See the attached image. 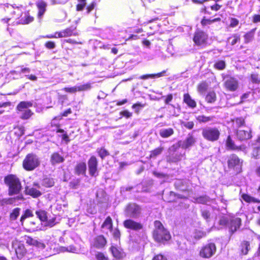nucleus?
Wrapping results in <instances>:
<instances>
[{
  "mask_svg": "<svg viewBox=\"0 0 260 260\" xmlns=\"http://www.w3.org/2000/svg\"><path fill=\"white\" fill-rule=\"evenodd\" d=\"M5 184L8 187V194L10 196L18 195L22 187L19 179L15 175L10 174L5 177Z\"/></svg>",
  "mask_w": 260,
  "mask_h": 260,
  "instance_id": "1",
  "label": "nucleus"
},
{
  "mask_svg": "<svg viewBox=\"0 0 260 260\" xmlns=\"http://www.w3.org/2000/svg\"><path fill=\"white\" fill-rule=\"evenodd\" d=\"M154 230L153 237L155 241L159 243H164L171 239L169 232L164 228L160 221L156 220L154 222Z\"/></svg>",
  "mask_w": 260,
  "mask_h": 260,
  "instance_id": "2",
  "label": "nucleus"
},
{
  "mask_svg": "<svg viewBox=\"0 0 260 260\" xmlns=\"http://www.w3.org/2000/svg\"><path fill=\"white\" fill-rule=\"evenodd\" d=\"M32 103L28 101H22L17 106L16 109L19 116L22 119H27L32 114L29 107H32Z\"/></svg>",
  "mask_w": 260,
  "mask_h": 260,
  "instance_id": "3",
  "label": "nucleus"
},
{
  "mask_svg": "<svg viewBox=\"0 0 260 260\" xmlns=\"http://www.w3.org/2000/svg\"><path fill=\"white\" fill-rule=\"evenodd\" d=\"M40 161L37 155L34 153L28 154L23 161V167L27 171H32L38 167Z\"/></svg>",
  "mask_w": 260,
  "mask_h": 260,
  "instance_id": "4",
  "label": "nucleus"
},
{
  "mask_svg": "<svg viewBox=\"0 0 260 260\" xmlns=\"http://www.w3.org/2000/svg\"><path fill=\"white\" fill-rule=\"evenodd\" d=\"M202 135L205 140L215 142L219 139L220 132L217 127L207 126L203 128Z\"/></svg>",
  "mask_w": 260,
  "mask_h": 260,
  "instance_id": "5",
  "label": "nucleus"
},
{
  "mask_svg": "<svg viewBox=\"0 0 260 260\" xmlns=\"http://www.w3.org/2000/svg\"><path fill=\"white\" fill-rule=\"evenodd\" d=\"M142 209L140 206L136 203H129L124 209L125 216L130 218L137 219L140 216Z\"/></svg>",
  "mask_w": 260,
  "mask_h": 260,
  "instance_id": "6",
  "label": "nucleus"
},
{
  "mask_svg": "<svg viewBox=\"0 0 260 260\" xmlns=\"http://www.w3.org/2000/svg\"><path fill=\"white\" fill-rule=\"evenodd\" d=\"M242 160L235 154L229 156L228 160V167L230 169H234L237 173L241 171Z\"/></svg>",
  "mask_w": 260,
  "mask_h": 260,
  "instance_id": "7",
  "label": "nucleus"
},
{
  "mask_svg": "<svg viewBox=\"0 0 260 260\" xmlns=\"http://www.w3.org/2000/svg\"><path fill=\"white\" fill-rule=\"evenodd\" d=\"M216 250V246L213 243H209L204 246L200 250L201 256L204 258H210L213 256Z\"/></svg>",
  "mask_w": 260,
  "mask_h": 260,
  "instance_id": "8",
  "label": "nucleus"
},
{
  "mask_svg": "<svg viewBox=\"0 0 260 260\" xmlns=\"http://www.w3.org/2000/svg\"><path fill=\"white\" fill-rule=\"evenodd\" d=\"M193 40L197 45L204 46L207 44L208 35L202 30H198L194 35Z\"/></svg>",
  "mask_w": 260,
  "mask_h": 260,
  "instance_id": "9",
  "label": "nucleus"
},
{
  "mask_svg": "<svg viewBox=\"0 0 260 260\" xmlns=\"http://www.w3.org/2000/svg\"><path fill=\"white\" fill-rule=\"evenodd\" d=\"M88 167L89 175L92 177L98 175V161L95 156H92L88 160Z\"/></svg>",
  "mask_w": 260,
  "mask_h": 260,
  "instance_id": "10",
  "label": "nucleus"
},
{
  "mask_svg": "<svg viewBox=\"0 0 260 260\" xmlns=\"http://www.w3.org/2000/svg\"><path fill=\"white\" fill-rule=\"evenodd\" d=\"M123 226L127 229L136 232L142 230L143 226L142 223L137 222L132 219H127L123 221Z\"/></svg>",
  "mask_w": 260,
  "mask_h": 260,
  "instance_id": "11",
  "label": "nucleus"
},
{
  "mask_svg": "<svg viewBox=\"0 0 260 260\" xmlns=\"http://www.w3.org/2000/svg\"><path fill=\"white\" fill-rule=\"evenodd\" d=\"M196 142V139L192 133H189L185 139L183 141L179 142V146L184 149L192 147Z\"/></svg>",
  "mask_w": 260,
  "mask_h": 260,
  "instance_id": "12",
  "label": "nucleus"
},
{
  "mask_svg": "<svg viewBox=\"0 0 260 260\" xmlns=\"http://www.w3.org/2000/svg\"><path fill=\"white\" fill-rule=\"evenodd\" d=\"M237 137L240 141H244L252 138L251 129L249 127L239 129L237 131Z\"/></svg>",
  "mask_w": 260,
  "mask_h": 260,
  "instance_id": "13",
  "label": "nucleus"
},
{
  "mask_svg": "<svg viewBox=\"0 0 260 260\" xmlns=\"http://www.w3.org/2000/svg\"><path fill=\"white\" fill-rule=\"evenodd\" d=\"M12 247L18 259H21L26 252L24 245L20 242L15 241L12 243Z\"/></svg>",
  "mask_w": 260,
  "mask_h": 260,
  "instance_id": "14",
  "label": "nucleus"
},
{
  "mask_svg": "<svg viewBox=\"0 0 260 260\" xmlns=\"http://www.w3.org/2000/svg\"><path fill=\"white\" fill-rule=\"evenodd\" d=\"M226 88L231 91H234L238 87V82L237 80L233 77L227 78L224 83Z\"/></svg>",
  "mask_w": 260,
  "mask_h": 260,
  "instance_id": "15",
  "label": "nucleus"
},
{
  "mask_svg": "<svg viewBox=\"0 0 260 260\" xmlns=\"http://www.w3.org/2000/svg\"><path fill=\"white\" fill-rule=\"evenodd\" d=\"M241 224V220L240 218L237 217L230 219L229 224V231L233 234L238 229Z\"/></svg>",
  "mask_w": 260,
  "mask_h": 260,
  "instance_id": "16",
  "label": "nucleus"
},
{
  "mask_svg": "<svg viewBox=\"0 0 260 260\" xmlns=\"http://www.w3.org/2000/svg\"><path fill=\"white\" fill-rule=\"evenodd\" d=\"M226 146L228 150H241L244 151L245 147L244 145L237 146L234 141L232 139L230 136H229L226 140Z\"/></svg>",
  "mask_w": 260,
  "mask_h": 260,
  "instance_id": "17",
  "label": "nucleus"
},
{
  "mask_svg": "<svg viewBox=\"0 0 260 260\" xmlns=\"http://www.w3.org/2000/svg\"><path fill=\"white\" fill-rule=\"evenodd\" d=\"M76 28V27L74 26L67 28V29L59 32L58 34V37L62 38L68 37L71 36H77L78 33L75 31Z\"/></svg>",
  "mask_w": 260,
  "mask_h": 260,
  "instance_id": "18",
  "label": "nucleus"
},
{
  "mask_svg": "<svg viewBox=\"0 0 260 260\" xmlns=\"http://www.w3.org/2000/svg\"><path fill=\"white\" fill-rule=\"evenodd\" d=\"M87 166L85 162L78 163L75 168V173L78 176H86Z\"/></svg>",
  "mask_w": 260,
  "mask_h": 260,
  "instance_id": "19",
  "label": "nucleus"
},
{
  "mask_svg": "<svg viewBox=\"0 0 260 260\" xmlns=\"http://www.w3.org/2000/svg\"><path fill=\"white\" fill-rule=\"evenodd\" d=\"M25 189V193L34 198H37L42 194L41 191L37 189L36 187L26 186Z\"/></svg>",
  "mask_w": 260,
  "mask_h": 260,
  "instance_id": "20",
  "label": "nucleus"
},
{
  "mask_svg": "<svg viewBox=\"0 0 260 260\" xmlns=\"http://www.w3.org/2000/svg\"><path fill=\"white\" fill-rule=\"evenodd\" d=\"M107 241L103 235L98 236L94 239L93 246L97 248H102L105 246Z\"/></svg>",
  "mask_w": 260,
  "mask_h": 260,
  "instance_id": "21",
  "label": "nucleus"
},
{
  "mask_svg": "<svg viewBox=\"0 0 260 260\" xmlns=\"http://www.w3.org/2000/svg\"><path fill=\"white\" fill-rule=\"evenodd\" d=\"M183 102L191 109H194L197 106L196 101L191 98L188 93L184 94Z\"/></svg>",
  "mask_w": 260,
  "mask_h": 260,
  "instance_id": "22",
  "label": "nucleus"
},
{
  "mask_svg": "<svg viewBox=\"0 0 260 260\" xmlns=\"http://www.w3.org/2000/svg\"><path fill=\"white\" fill-rule=\"evenodd\" d=\"M96 201L98 204H103L107 201V195L103 189H99L96 193Z\"/></svg>",
  "mask_w": 260,
  "mask_h": 260,
  "instance_id": "23",
  "label": "nucleus"
},
{
  "mask_svg": "<svg viewBox=\"0 0 260 260\" xmlns=\"http://www.w3.org/2000/svg\"><path fill=\"white\" fill-rule=\"evenodd\" d=\"M39 10L38 17L41 19L46 10L47 4L43 1H40L37 4Z\"/></svg>",
  "mask_w": 260,
  "mask_h": 260,
  "instance_id": "24",
  "label": "nucleus"
},
{
  "mask_svg": "<svg viewBox=\"0 0 260 260\" xmlns=\"http://www.w3.org/2000/svg\"><path fill=\"white\" fill-rule=\"evenodd\" d=\"M63 157L60 155L58 152L53 153L50 159V161L52 165H55L57 164L62 162L64 161Z\"/></svg>",
  "mask_w": 260,
  "mask_h": 260,
  "instance_id": "25",
  "label": "nucleus"
},
{
  "mask_svg": "<svg viewBox=\"0 0 260 260\" xmlns=\"http://www.w3.org/2000/svg\"><path fill=\"white\" fill-rule=\"evenodd\" d=\"M25 240L26 241V243L29 245H34L39 248L44 247V244L30 237H26Z\"/></svg>",
  "mask_w": 260,
  "mask_h": 260,
  "instance_id": "26",
  "label": "nucleus"
},
{
  "mask_svg": "<svg viewBox=\"0 0 260 260\" xmlns=\"http://www.w3.org/2000/svg\"><path fill=\"white\" fill-rule=\"evenodd\" d=\"M192 201L195 203L206 204L210 201V198L209 196L204 195L199 197H194Z\"/></svg>",
  "mask_w": 260,
  "mask_h": 260,
  "instance_id": "27",
  "label": "nucleus"
},
{
  "mask_svg": "<svg viewBox=\"0 0 260 260\" xmlns=\"http://www.w3.org/2000/svg\"><path fill=\"white\" fill-rule=\"evenodd\" d=\"M166 71L165 70L162 71L161 72L157 73V74H146L140 76L139 79H143V80H147L149 78H159L165 75Z\"/></svg>",
  "mask_w": 260,
  "mask_h": 260,
  "instance_id": "28",
  "label": "nucleus"
},
{
  "mask_svg": "<svg viewBox=\"0 0 260 260\" xmlns=\"http://www.w3.org/2000/svg\"><path fill=\"white\" fill-rule=\"evenodd\" d=\"M242 199L246 202L248 203H258L260 204V200L250 195L243 193L241 196Z\"/></svg>",
  "mask_w": 260,
  "mask_h": 260,
  "instance_id": "29",
  "label": "nucleus"
},
{
  "mask_svg": "<svg viewBox=\"0 0 260 260\" xmlns=\"http://www.w3.org/2000/svg\"><path fill=\"white\" fill-rule=\"evenodd\" d=\"M202 217L208 222L211 219V214L210 210L206 207L202 208L201 209Z\"/></svg>",
  "mask_w": 260,
  "mask_h": 260,
  "instance_id": "30",
  "label": "nucleus"
},
{
  "mask_svg": "<svg viewBox=\"0 0 260 260\" xmlns=\"http://www.w3.org/2000/svg\"><path fill=\"white\" fill-rule=\"evenodd\" d=\"M41 184L46 187H51L54 184V179L50 177H45L42 179Z\"/></svg>",
  "mask_w": 260,
  "mask_h": 260,
  "instance_id": "31",
  "label": "nucleus"
},
{
  "mask_svg": "<svg viewBox=\"0 0 260 260\" xmlns=\"http://www.w3.org/2000/svg\"><path fill=\"white\" fill-rule=\"evenodd\" d=\"M112 220L110 216L107 217L105 220L104 222L102 225V228L103 229H105L107 230H109L110 232L112 231Z\"/></svg>",
  "mask_w": 260,
  "mask_h": 260,
  "instance_id": "32",
  "label": "nucleus"
},
{
  "mask_svg": "<svg viewBox=\"0 0 260 260\" xmlns=\"http://www.w3.org/2000/svg\"><path fill=\"white\" fill-rule=\"evenodd\" d=\"M110 250L113 256L117 258L120 259L123 257V254L121 250L118 249L117 247L112 246L110 248Z\"/></svg>",
  "mask_w": 260,
  "mask_h": 260,
  "instance_id": "33",
  "label": "nucleus"
},
{
  "mask_svg": "<svg viewBox=\"0 0 260 260\" xmlns=\"http://www.w3.org/2000/svg\"><path fill=\"white\" fill-rule=\"evenodd\" d=\"M174 133V131L172 128H162L159 131V135L162 138H168Z\"/></svg>",
  "mask_w": 260,
  "mask_h": 260,
  "instance_id": "34",
  "label": "nucleus"
},
{
  "mask_svg": "<svg viewBox=\"0 0 260 260\" xmlns=\"http://www.w3.org/2000/svg\"><path fill=\"white\" fill-rule=\"evenodd\" d=\"M36 214L41 222H45L47 221V212L45 210L41 209L37 210L36 211Z\"/></svg>",
  "mask_w": 260,
  "mask_h": 260,
  "instance_id": "35",
  "label": "nucleus"
},
{
  "mask_svg": "<svg viewBox=\"0 0 260 260\" xmlns=\"http://www.w3.org/2000/svg\"><path fill=\"white\" fill-rule=\"evenodd\" d=\"M256 28H253L251 29L249 32H247L244 36V42L245 43H248L250 42H251L254 36L255 31Z\"/></svg>",
  "mask_w": 260,
  "mask_h": 260,
  "instance_id": "36",
  "label": "nucleus"
},
{
  "mask_svg": "<svg viewBox=\"0 0 260 260\" xmlns=\"http://www.w3.org/2000/svg\"><path fill=\"white\" fill-rule=\"evenodd\" d=\"M214 118L213 116H206L204 115H199L196 117L197 120L200 123H207L212 121Z\"/></svg>",
  "mask_w": 260,
  "mask_h": 260,
  "instance_id": "37",
  "label": "nucleus"
},
{
  "mask_svg": "<svg viewBox=\"0 0 260 260\" xmlns=\"http://www.w3.org/2000/svg\"><path fill=\"white\" fill-rule=\"evenodd\" d=\"M241 252L243 254H247L250 249V243L249 242L244 241L241 244Z\"/></svg>",
  "mask_w": 260,
  "mask_h": 260,
  "instance_id": "38",
  "label": "nucleus"
},
{
  "mask_svg": "<svg viewBox=\"0 0 260 260\" xmlns=\"http://www.w3.org/2000/svg\"><path fill=\"white\" fill-rule=\"evenodd\" d=\"M78 91H86L90 90L91 88V83L88 82L85 84L77 85Z\"/></svg>",
  "mask_w": 260,
  "mask_h": 260,
  "instance_id": "39",
  "label": "nucleus"
},
{
  "mask_svg": "<svg viewBox=\"0 0 260 260\" xmlns=\"http://www.w3.org/2000/svg\"><path fill=\"white\" fill-rule=\"evenodd\" d=\"M234 122L235 126L239 129L246 127L245 125V120L242 117L237 118Z\"/></svg>",
  "mask_w": 260,
  "mask_h": 260,
  "instance_id": "40",
  "label": "nucleus"
},
{
  "mask_svg": "<svg viewBox=\"0 0 260 260\" xmlns=\"http://www.w3.org/2000/svg\"><path fill=\"white\" fill-rule=\"evenodd\" d=\"M32 216H34V214L31 210L30 209H26L25 210L24 213L21 215L20 217V222L21 224H23V223L26 218Z\"/></svg>",
  "mask_w": 260,
  "mask_h": 260,
  "instance_id": "41",
  "label": "nucleus"
},
{
  "mask_svg": "<svg viewBox=\"0 0 260 260\" xmlns=\"http://www.w3.org/2000/svg\"><path fill=\"white\" fill-rule=\"evenodd\" d=\"M20 208H14L10 215V220L11 221L15 220L20 214Z\"/></svg>",
  "mask_w": 260,
  "mask_h": 260,
  "instance_id": "42",
  "label": "nucleus"
},
{
  "mask_svg": "<svg viewBox=\"0 0 260 260\" xmlns=\"http://www.w3.org/2000/svg\"><path fill=\"white\" fill-rule=\"evenodd\" d=\"M34 20L32 17L29 15L28 13H25L24 16H22L20 19L21 23L22 24H28Z\"/></svg>",
  "mask_w": 260,
  "mask_h": 260,
  "instance_id": "43",
  "label": "nucleus"
},
{
  "mask_svg": "<svg viewBox=\"0 0 260 260\" xmlns=\"http://www.w3.org/2000/svg\"><path fill=\"white\" fill-rule=\"evenodd\" d=\"M216 93L214 91L208 92L206 96V101L208 103H213L216 101Z\"/></svg>",
  "mask_w": 260,
  "mask_h": 260,
  "instance_id": "44",
  "label": "nucleus"
},
{
  "mask_svg": "<svg viewBox=\"0 0 260 260\" xmlns=\"http://www.w3.org/2000/svg\"><path fill=\"white\" fill-rule=\"evenodd\" d=\"M97 151L99 156L102 158V159H105L107 156H108L110 154L109 152L104 148H98L97 149Z\"/></svg>",
  "mask_w": 260,
  "mask_h": 260,
  "instance_id": "45",
  "label": "nucleus"
},
{
  "mask_svg": "<svg viewBox=\"0 0 260 260\" xmlns=\"http://www.w3.org/2000/svg\"><path fill=\"white\" fill-rule=\"evenodd\" d=\"M39 223L36 221H30L28 223L29 231L31 232H35L38 231L40 229L38 226Z\"/></svg>",
  "mask_w": 260,
  "mask_h": 260,
  "instance_id": "46",
  "label": "nucleus"
},
{
  "mask_svg": "<svg viewBox=\"0 0 260 260\" xmlns=\"http://www.w3.org/2000/svg\"><path fill=\"white\" fill-rule=\"evenodd\" d=\"M163 151L162 147H158L150 152V157L155 158L160 154Z\"/></svg>",
  "mask_w": 260,
  "mask_h": 260,
  "instance_id": "47",
  "label": "nucleus"
},
{
  "mask_svg": "<svg viewBox=\"0 0 260 260\" xmlns=\"http://www.w3.org/2000/svg\"><path fill=\"white\" fill-rule=\"evenodd\" d=\"M250 80L252 83L259 84L260 83V76L256 73L252 74L250 76Z\"/></svg>",
  "mask_w": 260,
  "mask_h": 260,
  "instance_id": "48",
  "label": "nucleus"
},
{
  "mask_svg": "<svg viewBox=\"0 0 260 260\" xmlns=\"http://www.w3.org/2000/svg\"><path fill=\"white\" fill-rule=\"evenodd\" d=\"M205 236V233L201 231L196 230L193 233L192 236L193 238L196 240H199L202 237Z\"/></svg>",
  "mask_w": 260,
  "mask_h": 260,
  "instance_id": "49",
  "label": "nucleus"
},
{
  "mask_svg": "<svg viewBox=\"0 0 260 260\" xmlns=\"http://www.w3.org/2000/svg\"><path fill=\"white\" fill-rule=\"evenodd\" d=\"M214 66L215 68L222 70L225 68V62L223 60H219L215 63Z\"/></svg>",
  "mask_w": 260,
  "mask_h": 260,
  "instance_id": "50",
  "label": "nucleus"
},
{
  "mask_svg": "<svg viewBox=\"0 0 260 260\" xmlns=\"http://www.w3.org/2000/svg\"><path fill=\"white\" fill-rule=\"evenodd\" d=\"M46 222V225L52 227L54 225H55L58 222L56 221V218L55 217H52L49 219H47V221Z\"/></svg>",
  "mask_w": 260,
  "mask_h": 260,
  "instance_id": "51",
  "label": "nucleus"
},
{
  "mask_svg": "<svg viewBox=\"0 0 260 260\" xmlns=\"http://www.w3.org/2000/svg\"><path fill=\"white\" fill-rule=\"evenodd\" d=\"M184 155V153H183V154L180 153L179 154H178V153L173 154L172 155L171 158H170L172 159V161L173 162H177V161L180 160L181 159V158L183 157Z\"/></svg>",
  "mask_w": 260,
  "mask_h": 260,
  "instance_id": "52",
  "label": "nucleus"
},
{
  "mask_svg": "<svg viewBox=\"0 0 260 260\" xmlns=\"http://www.w3.org/2000/svg\"><path fill=\"white\" fill-rule=\"evenodd\" d=\"M145 107V105L140 103H137L132 106V108L135 109V112L139 113L140 110Z\"/></svg>",
  "mask_w": 260,
  "mask_h": 260,
  "instance_id": "53",
  "label": "nucleus"
},
{
  "mask_svg": "<svg viewBox=\"0 0 260 260\" xmlns=\"http://www.w3.org/2000/svg\"><path fill=\"white\" fill-rule=\"evenodd\" d=\"M64 90L66 92H69V93H75V92L78 91L77 85L75 86H73V87H65L64 88Z\"/></svg>",
  "mask_w": 260,
  "mask_h": 260,
  "instance_id": "54",
  "label": "nucleus"
},
{
  "mask_svg": "<svg viewBox=\"0 0 260 260\" xmlns=\"http://www.w3.org/2000/svg\"><path fill=\"white\" fill-rule=\"evenodd\" d=\"M111 232H112L113 237L115 240L117 241L120 239V233L118 229H116L114 230H112Z\"/></svg>",
  "mask_w": 260,
  "mask_h": 260,
  "instance_id": "55",
  "label": "nucleus"
},
{
  "mask_svg": "<svg viewBox=\"0 0 260 260\" xmlns=\"http://www.w3.org/2000/svg\"><path fill=\"white\" fill-rule=\"evenodd\" d=\"M259 154H260V147H259V146L255 147L253 148V152H252L253 157L255 159H258V155Z\"/></svg>",
  "mask_w": 260,
  "mask_h": 260,
  "instance_id": "56",
  "label": "nucleus"
},
{
  "mask_svg": "<svg viewBox=\"0 0 260 260\" xmlns=\"http://www.w3.org/2000/svg\"><path fill=\"white\" fill-rule=\"evenodd\" d=\"M14 199L10 198L8 199H4L1 201V205L3 206L4 205H10L12 204L13 203Z\"/></svg>",
  "mask_w": 260,
  "mask_h": 260,
  "instance_id": "57",
  "label": "nucleus"
},
{
  "mask_svg": "<svg viewBox=\"0 0 260 260\" xmlns=\"http://www.w3.org/2000/svg\"><path fill=\"white\" fill-rule=\"evenodd\" d=\"M45 47L48 49H54L56 47L55 43L52 41H48L47 42L45 45Z\"/></svg>",
  "mask_w": 260,
  "mask_h": 260,
  "instance_id": "58",
  "label": "nucleus"
},
{
  "mask_svg": "<svg viewBox=\"0 0 260 260\" xmlns=\"http://www.w3.org/2000/svg\"><path fill=\"white\" fill-rule=\"evenodd\" d=\"M207 86L206 83H201L198 86V90L200 92H204L207 90Z\"/></svg>",
  "mask_w": 260,
  "mask_h": 260,
  "instance_id": "59",
  "label": "nucleus"
},
{
  "mask_svg": "<svg viewBox=\"0 0 260 260\" xmlns=\"http://www.w3.org/2000/svg\"><path fill=\"white\" fill-rule=\"evenodd\" d=\"M183 126L189 129H191L194 126V123L193 121L185 122L183 123Z\"/></svg>",
  "mask_w": 260,
  "mask_h": 260,
  "instance_id": "60",
  "label": "nucleus"
},
{
  "mask_svg": "<svg viewBox=\"0 0 260 260\" xmlns=\"http://www.w3.org/2000/svg\"><path fill=\"white\" fill-rule=\"evenodd\" d=\"M66 249L67 251L73 253H77L79 250L76 247L73 245H70L66 247Z\"/></svg>",
  "mask_w": 260,
  "mask_h": 260,
  "instance_id": "61",
  "label": "nucleus"
},
{
  "mask_svg": "<svg viewBox=\"0 0 260 260\" xmlns=\"http://www.w3.org/2000/svg\"><path fill=\"white\" fill-rule=\"evenodd\" d=\"M230 220L226 217H223L219 220V224L221 225L229 226Z\"/></svg>",
  "mask_w": 260,
  "mask_h": 260,
  "instance_id": "62",
  "label": "nucleus"
},
{
  "mask_svg": "<svg viewBox=\"0 0 260 260\" xmlns=\"http://www.w3.org/2000/svg\"><path fill=\"white\" fill-rule=\"evenodd\" d=\"M96 258L98 260H108V257L102 252H98L96 254Z\"/></svg>",
  "mask_w": 260,
  "mask_h": 260,
  "instance_id": "63",
  "label": "nucleus"
},
{
  "mask_svg": "<svg viewBox=\"0 0 260 260\" xmlns=\"http://www.w3.org/2000/svg\"><path fill=\"white\" fill-rule=\"evenodd\" d=\"M152 260H167V257L162 255L161 254H159L155 255L152 259Z\"/></svg>",
  "mask_w": 260,
  "mask_h": 260,
  "instance_id": "64",
  "label": "nucleus"
}]
</instances>
